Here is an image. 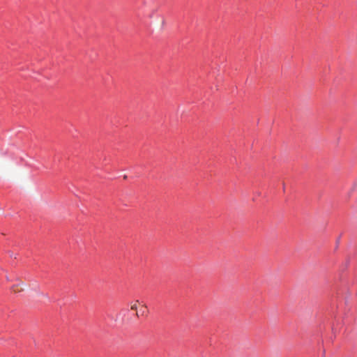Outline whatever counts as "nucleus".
I'll use <instances>...</instances> for the list:
<instances>
[{
  "mask_svg": "<svg viewBox=\"0 0 357 357\" xmlns=\"http://www.w3.org/2000/svg\"><path fill=\"white\" fill-rule=\"evenodd\" d=\"M136 316H137V317H139V313H138V312H136Z\"/></svg>",
  "mask_w": 357,
  "mask_h": 357,
  "instance_id": "obj_4",
  "label": "nucleus"
},
{
  "mask_svg": "<svg viewBox=\"0 0 357 357\" xmlns=\"http://www.w3.org/2000/svg\"><path fill=\"white\" fill-rule=\"evenodd\" d=\"M139 301H135L134 302L130 303V309L132 310H137L138 307Z\"/></svg>",
  "mask_w": 357,
  "mask_h": 357,
  "instance_id": "obj_1",
  "label": "nucleus"
},
{
  "mask_svg": "<svg viewBox=\"0 0 357 357\" xmlns=\"http://www.w3.org/2000/svg\"><path fill=\"white\" fill-rule=\"evenodd\" d=\"M13 290L15 292H20L21 291L23 290V288L22 287H20L19 284H17L13 287Z\"/></svg>",
  "mask_w": 357,
  "mask_h": 357,
  "instance_id": "obj_2",
  "label": "nucleus"
},
{
  "mask_svg": "<svg viewBox=\"0 0 357 357\" xmlns=\"http://www.w3.org/2000/svg\"><path fill=\"white\" fill-rule=\"evenodd\" d=\"M146 306L143 305L142 308L140 309L141 315H144L146 314Z\"/></svg>",
  "mask_w": 357,
  "mask_h": 357,
  "instance_id": "obj_3",
  "label": "nucleus"
}]
</instances>
